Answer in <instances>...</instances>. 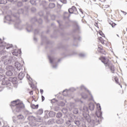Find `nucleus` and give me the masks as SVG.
I'll return each mask as SVG.
<instances>
[{"label":"nucleus","mask_w":127,"mask_h":127,"mask_svg":"<svg viewBox=\"0 0 127 127\" xmlns=\"http://www.w3.org/2000/svg\"><path fill=\"white\" fill-rule=\"evenodd\" d=\"M24 73L22 72H20L18 74V78L19 80H22L24 78Z\"/></svg>","instance_id":"11"},{"label":"nucleus","mask_w":127,"mask_h":127,"mask_svg":"<svg viewBox=\"0 0 127 127\" xmlns=\"http://www.w3.org/2000/svg\"><path fill=\"white\" fill-rule=\"evenodd\" d=\"M51 18H52V19L53 20H54V19H55V16H51Z\"/></svg>","instance_id":"53"},{"label":"nucleus","mask_w":127,"mask_h":127,"mask_svg":"<svg viewBox=\"0 0 127 127\" xmlns=\"http://www.w3.org/2000/svg\"><path fill=\"white\" fill-rule=\"evenodd\" d=\"M99 34L101 36H102V37H105V35L103 33V32H99Z\"/></svg>","instance_id":"43"},{"label":"nucleus","mask_w":127,"mask_h":127,"mask_svg":"<svg viewBox=\"0 0 127 127\" xmlns=\"http://www.w3.org/2000/svg\"><path fill=\"white\" fill-rule=\"evenodd\" d=\"M5 19L8 21H11V17L10 15H7L5 17Z\"/></svg>","instance_id":"22"},{"label":"nucleus","mask_w":127,"mask_h":127,"mask_svg":"<svg viewBox=\"0 0 127 127\" xmlns=\"http://www.w3.org/2000/svg\"><path fill=\"white\" fill-rule=\"evenodd\" d=\"M12 119H13V123H17V121H16V120H15V117H13V118H12Z\"/></svg>","instance_id":"44"},{"label":"nucleus","mask_w":127,"mask_h":127,"mask_svg":"<svg viewBox=\"0 0 127 127\" xmlns=\"http://www.w3.org/2000/svg\"><path fill=\"white\" fill-rule=\"evenodd\" d=\"M61 1L63 3H64V4L67 3V0H61Z\"/></svg>","instance_id":"41"},{"label":"nucleus","mask_w":127,"mask_h":127,"mask_svg":"<svg viewBox=\"0 0 127 127\" xmlns=\"http://www.w3.org/2000/svg\"><path fill=\"white\" fill-rule=\"evenodd\" d=\"M30 95H33V91H31L29 92Z\"/></svg>","instance_id":"56"},{"label":"nucleus","mask_w":127,"mask_h":127,"mask_svg":"<svg viewBox=\"0 0 127 127\" xmlns=\"http://www.w3.org/2000/svg\"><path fill=\"white\" fill-rule=\"evenodd\" d=\"M15 67L17 71H20L22 68V66H21V64L18 62H16L15 63Z\"/></svg>","instance_id":"8"},{"label":"nucleus","mask_w":127,"mask_h":127,"mask_svg":"<svg viewBox=\"0 0 127 127\" xmlns=\"http://www.w3.org/2000/svg\"><path fill=\"white\" fill-rule=\"evenodd\" d=\"M110 69L111 70V72L112 73H114L115 72V66L114 65H113V64H109V67H108L109 68H110Z\"/></svg>","instance_id":"18"},{"label":"nucleus","mask_w":127,"mask_h":127,"mask_svg":"<svg viewBox=\"0 0 127 127\" xmlns=\"http://www.w3.org/2000/svg\"><path fill=\"white\" fill-rule=\"evenodd\" d=\"M0 46H3L2 45V41L0 39Z\"/></svg>","instance_id":"46"},{"label":"nucleus","mask_w":127,"mask_h":127,"mask_svg":"<svg viewBox=\"0 0 127 127\" xmlns=\"http://www.w3.org/2000/svg\"><path fill=\"white\" fill-rule=\"evenodd\" d=\"M57 118H61L62 117V113H58L57 114Z\"/></svg>","instance_id":"35"},{"label":"nucleus","mask_w":127,"mask_h":127,"mask_svg":"<svg viewBox=\"0 0 127 127\" xmlns=\"http://www.w3.org/2000/svg\"><path fill=\"white\" fill-rule=\"evenodd\" d=\"M115 81H116V83L117 84L119 83V82H118V79H117V78H115Z\"/></svg>","instance_id":"58"},{"label":"nucleus","mask_w":127,"mask_h":127,"mask_svg":"<svg viewBox=\"0 0 127 127\" xmlns=\"http://www.w3.org/2000/svg\"><path fill=\"white\" fill-rule=\"evenodd\" d=\"M7 2L6 0H0V4H5Z\"/></svg>","instance_id":"27"},{"label":"nucleus","mask_w":127,"mask_h":127,"mask_svg":"<svg viewBox=\"0 0 127 127\" xmlns=\"http://www.w3.org/2000/svg\"><path fill=\"white\" fill-rule=\"evenodd\" d=\"M11 107L12 111L14 114L19 113L24 108V104L19 100H15L11 102Z\"/></svg>","instance_id":"1"},{"label":"nucleus","mask_w":127,"mask_h":127,"mask_svg":"<svg viewBox=\"0 0 127 127\" xmlns=\"http://www.w3.org/2000/svg\"><path fill=\"white\" fill-rule=\"evenodd\" d=\"M22 1H27V0H22Z\"/></svg>","instance_id":"64"},{"label":"nucleus","mask_w":127,"mask_h":127,"mask_svg":"<svg viewBox=\"0 0 127 127\" xmlns=\"http://www.w3.org/2000/svg\"><path fill=\"white\" fill-rule=\"evenodd\" d=\"M78 113H79V110H78V109L75 108L73 110V113L75 114V115H76V114H78Z\"/></svg>","instance_id":"32"},{"label":"nucleus","mask_w":127,"mask_h":127,"mask_svg":"<svg viewBox=\"0 0 127 127\" xmlns=\"http://www.w3.org/2000/svg\"><path fill=\"white\" fill-rule=\"evenodd\" d=\"M8 1H11V2H12V1H16V0H8Z\"/></svg>","instance_id":"57"},{"label":"nucleus","mask_w":127,"mask_h":127,"mask_svg":"<svg viewBox=\"0 0 127 127\" xmlns=\"http://www.w3.org/2000/svg\"><path fill=\"white\" fill-rule=\"evenodd\" d=\"M98 49H100V50H101V52H103L104 51L103 50V49L102 48H100V47H98Z\"/></svg>","instance_id":"52"},{"label":"nucleus","mask_w":127,"mask_h":127,"mask_svg":"<svg viewBox=\"0 0 127 127\" xmlns=\"http://www.w3.org/2000/svg\"><path fill=\"white\" fill-rule=\"evenodd\" d=\"M4 75H0V80H3L2 81V84L5 86H9L10 83L8 80H4Z\"/></svg>","instance_id":"5"},{"label":"nucleus","mask_w":127,"mask_h":127,"mask_svg":"<svg viewBox=\"0 0 127 127\" xmlns=\"http://www.w3.org/2000/svg\"><path fill=\"white\" fill-rule=\"evenodd\" d=\"M89 108L90 111H94V109H95V105L93 103H90L89 104Z\"/></svg>","instance_id":"13"},{"label":"nucleus","mask_w":127,"mask_h":127,"mask_svg":"<svg viewBox=\"0 0 127 127\" xmlns=\"http://www.w3.org/2000/svg\"><path fill=\"white\" fill-rule=\"evenodd\" d=\"M33 126H34V127H35V126H36V124H33Z\"/></svg>","instance_id":"63"},{"label":"nucleus","mask_w":127,"mask_h":127,"mask_svg":"<svg viewBox=\"0 0 127 127\" xmlns=\"http://www.w3.org/2000/svg\"><path fill=\"white\" fill-rule=\"evenodd\" d=\"M50 118V116H49V112L48 111H45V119H49Z\"/></svg>","instance_id":"15"},{"label":"nucleus","mask_w":127,"mask_h":127,"mask_svg":"<svg viewBox=\"0 0 127 127\" xmlns=\"http://www.w3.org/2000/svg\"><path fill=\"white\" fill-rule=\"evenodd\" d=\"M49 115L50 116V118H53V117H55V112L53 111H50L49 112Z\"/></svg>","instance_id":"17"},{"label":"nucleus","mask_w":127,"mask_h":127,"mask_svg":"<svg viewBox=\"0 0 127 127\" xmlns=\"http://www.w3.org/2000/svg\"><path fill=\"white\" fill-rule=\"evenodd\" d=\"M17 5L19 7H20V6H22V2H18Z\"/></svg>","instance_id":"36"},{"label":"nucleus","mask_w":127,"mask_h":127,"mask_svg":"<svg viewBox=\"0 0 127 127\" xmlns=\"http://www.w3.org/2000/svg\"><path fill=\"white\" fill-rule=\"evenodd\" d=\"M68 12L69 13H74V14H77V13H78L77 8L75 6H73L71 8L68 9Z\"/></svg>","instance_id":"7"},{"label":"nucleus","mask_w":127,"mask_h":127,"mask_svg":"<svg viewBox=\"0 0 127 127\" xmlns=\"http://www.w3.org/2000/svg\"><path fill=\"white\" fill-rule=\"evenodd\" d=\"M31 107L32 109H38V104L35 105L34 104H31Z\"/></svg>","instance_id":"25"},{"label":"nucleus","mask_w":127,"mask_h":127,"mask_svg":"<svg viewBox=\"0 0 127 127\" xmlns=\"http://www.w3.org/2000/svg\"><path fill=\"white\" fill-rule=\"evenodd\" d=\"M7 72L6 75L7 76H12L13 74V67L11 65H7L6 66Z\"/></svg>","instance_id":"3"},{"label":"nucleus","mask_w":127,"mask_h":127,"mask_svg":"<svg viewBox=\"0 0 127 127\" xmlns=\"http://www.w3.org/2000/svg\"><path fill=\"white\" fill-rule=\"evenodd\" d=\"M48 58L49 59L50 63H53V62L52 61V58L50 56H48Z\"/></svg>","instance_id":"38"},{"label":"nucleus","mask_w":127,"mask_h":127,"mask_svg":"<svg viewBox=\"0 0 127 127\" xmlns=\"http://www.w3.org/2000/svg\"><path fill=\"white\" fill-rule=\"evenodd\" d=\"M12 48V45L9 44H7L5 47L6 49H10V48Z\"/></svg>","instance_id":"21"},{"label":"nucleus","mask_w":127,"mask_h":127,"mask_svg":"<svg viewBox=\"0 0 127 127\" xmlns=\"http://www.w3.org/2000/svg\"><path fill=\"white\" fill-rule=\"evenodd\" d=\"M79 11H80V12L83 14V11H82V9H79Z\"/></svg>","instance_id":"60"},{"label":"nucleus","mask_w":127,"mask_h":127,"mask_svg":"<svg viewBox=\"0 0 127 127\" xmlns=\"http://www.w3.org/2000/svg\"><path fill=\"white\" fill-rule=\"evenodd\" d=\"M23 9H19L18 11V13H15L13 15L14 17L16 18V20L15 21V27H16V28H19V26L17 27V25H18V23H20V22H21L20 19H19V14L23 13Z\"/></svg>","instance_id":"2"},{"label":"nucleus","mask_w":127,"mask_h":127,"mask_svg":"<svg viewBox=\"0 0 127 127\" xmlns=\"http://www.w3.org/2000/svg\"><path fill=\"white\" fill-rule=\"evenodd\" d=\"M34 40L35 41H36V40H37V39L36 38H34Z\"/></svg>","instance_id":"61"},{"label":"nucleus","mask_w":127,"mask_h":127,"mask_svg":"<svg viewBox=\"0 0 127 127\" xmlns=\"http://www.w3.org/2000/svg\"><path fill=\"white\" fill-rule=\"evenodd\" d=\"M79 56H80V57H84L85 54H79Z\"/></svg>","instance_id":"47"},{"label":"nucleus","mask_w":127,"mask_h":127,"mask_svg":"<svg viewBox=\"0 0 127 127\" xmlns=\"http://www.w3.org/2000/svg\"><path fill=\"white\" fill-rule=\"evenodd\" d=\"M68 92V90L65 89L63 91V94L64 96H66L67 95V92Z\"/></svg>","instance_id":"31"},{"label":"nucleus","mask_w":127,"mask_h":127,"mask_svg":"<svg viewBox=\"0 0 127 127\" xmlns=\"http://www.w3.org/2000/svg\"><path fill=\"white\" fill-rule=\"evenodd\" d=\"M26 30H27V31H28V32H30V31H31L28 30V28H26Z\"/></svg>","instance_id":"59"},{"label":"nucleus","mask_w":127,"mask_h":127,"mask_svg":"<svg viewBox=\"0 0 127 127\" xmlns=\"http://www.w3.org/2000/svg\"><path fill=\"white\" fill-rule=\"evenodd\" d=\"M2 72H3V69L0 67V73H2Z\"/></svg>","instance_id":"49"},{"label":"nucleus","mask_w":127,"mask_h":127,"mask_svg":"<svg viewBox=\"0 0 127 127\" xmlns=\"http://www.w3.org/2000/svg\"><path fill=\"white\" fill-rule=\"evenodd\" d=\"M50 8H54L55 4L54 3H50L49 5Z\"/></svg>","instance_id":"26"},{"label":"nucleus","mask_w":127,"mask_h":127,"mask_svg":"<svg viewBox=\"0 0 127 127\" xmlns=\"http://www.w3.org/2000/svg\"><path fill=\"white\" fill-rule=\"evenodd\" d=\"M44 100H45V98L44 97V96H42V102H43V101H44Z\"/></svg>","instance_id":"50"},{"label":"nucleus","mask_w":127,"mask_h":127,"mask_svg":"<svg viewBox=\"0 0 127 127\" xmlns=\"http://www.w3.org/2000/svg\"><path fill=\"white\" fill-rule=\"evenodd\" d=\"M30 2L31 3V4H34V3H35V0H30Z\"/></svg>","instance_id":"40"},{"label":"nucleus","mask_w":127,"mask_h":127,"mask_svg":"<svg viewBox=\"0 0 127 127\" xmlns=\"http://www.w3.org/2000/svg\"><path fill=\"white\" fill-rule=\"evenodd\" d=\"M31 11L33 12H35V11H36V8H35V7L31 8Z\"/></svg>","instance_id":"39"},{"label":"nucleus","mask_w":127,"mask_h":127,"mask_svg":"<svg viewBox=\"0 0 127 127\" xmlns=\"http://www.w3.org/2000/svg\"><path fill=\"white\" fill-rule=\"evenodd\" d=\"M74 123L76 125V126H80L81 122L79 121H75Z\"/></svg>","instance_id":"30"},{"label":"nucleus","mask_w":127,"mask_h":127,"mask_svg":"<svg viewBox=\"0 0 127 127\" xmlns=\"http://www.w3.org/2000/svg\"><path fill=\"white\" fill-rule=\"evenodd\" d=\"M75 88H74L73 87H71V88H70L69 89V91H71V92H74V91H75Z\"/></svg>","instance_id":"42"},{"label":"nucleus","mask_w":127,"mask_h":127,"mask_svg":"<svg viewBox=\"0 0 127 127\" xmlns=\"http://www.w3.org/2000/svg\"><path fill=\"white\" fill-rule=\"evenodd\" d=\"M30 6L29 5H27V6L25 7V10H28V8H29Z\"/></svg>","instance_id":"45"},{"label":"nucleus","mask_w":127,"mask_h":127,"mask_svg":"<svg viewBox=\"0 0 127 127\" xmlns=\"http://www.w3.org/2000/svg\"><path fill=\"white\" fill-rule=\"evenodd\" d=\"M53 68H54V69H56V68H57V64H56V65H53Z\"/></svg>","instance_id":"51"},{"label":"nucleus","mask_w":127,"mask_h":127,"mask_svg":"<svg viewBox=\"0 0 127 127\" xmlns=\"http://www.w3.org/2000/svg\"><path fill=\"white\" fill-rule=\"evenodd\" d=\"M48 124H49V125H52V124H54V120H53V119H50V120L48 121Z\"/></svg>","instance_id":"28"},{"label":"nucleus","mask_w":127,"mask_h":127,"mask_svg":"<svg viewBox=\"0 0 127 127\" xmlns=\"http://www.w3.org/2000/svg\"><path fill=\"white\" fill-rule=\"evenodd\" d=\"M109 24H110V25L112 26L113 27H115V26L117 25V24L113 22H111L110 23H109Z\"/></svg>","instance_id":"33"},{"label":"nucleus","mask_w":127,"mask_h":127,"mask_svg":"<svg viewBox=\"0 0 127 127\" xmlns=\"http://www.w3.org/2000/svg\"><path fill=\"white\" fill-rule=\"evenodd\" d=\"M49 1H55L56 0H49Z\"/></svg>","instance_id":"62"},{"label":"nucleus","mask_w":127,"mask_h":127,"mask_svg":"<svg viewBox=\"0 0 127 127\" xmlns=\"http://www.w3.org/2000/svg\"><path fill=\"white\" fill-rule=\"evenodd\" d=\"M40 93L41 94H43V89H40Z\"/></svg>","instance_id":"55"},{"label":"nucleus","mask_w":127,"mask_h":127,"mask_svg":"<svg viewBox=\"0 0 127 127\" xmlns=\"http://www.w3.org/2000/svg\"><path fill=\"white\" fill-rule=\"evenodd\" d=\"M28 119L31 122H33V123H34L35 121H36V122H41V119H35V117H34L33 116H29Z\"/></svg>","instance_id":"9"},{"label":"nucleus","mask_w":127,"mask_h":127,"mask_svg":"<svg viewBox=\"0 0 127 127\" xmlns=\"http://www.w3.org/2000/svg\"><path fill=\"white\" fill-rule=\"evenodd\" d=\"M80 89H81V90H83V89H84V90H86V91H87L89 93V95H90L91 98H93V95H92V94H91V92H90L88 89H87L86 88V87H85V86H84V85H81L80 87Z\"/></svg>","instance_id":"14"},{"label":"nucleus","mask_w":127,"mask_h":127,"mask_svg":"<svg viewBox=\"0 0 127 127\" xmlns=\"http://www.w3.org/2000/svg\"><path fill=\"white\" fill-rule=\"evenodd\" d=\"M27 79H28V80H30L29 79L30 78V76H29V75L28 74H27Z\"/></svg>","instance_id":"54"},{"label":"nucleus","mask_w":127,"mask_h":127,"mask_svg":"<svg viewBox=\"0 0 127 127\" xmlns=\"http://www.w3.org/2000/svg\"><path fill=\"white\" fill-rule=\"evenodd\" d=\"M81 96L83 99H87V98H88V95L85 93H82L81 94Z\"/></svg>","instance_id":"24"},{"label":"nucleus","mask_w":127,"mask_h":127,"mask_svg":"<svg viewBox=\"0 0 127 127\" xmlns=\"http://www.w3.org/2000/svg\"><path fill=\"white\" fill-rule=\"evenodd\" d=\"M12 82L13 84H17V78L16 77L13 78Z\"/></svg>","instance_id":"23"},{"label":"nucleus","mask_w":127,"mask_h":127,"mask_svg":"<svg viewBox=\"0 0 127 127\" xmlns=\"http://www.w3.org/2000/svg\"><path fill=\"white\" fill-rule=\"evenodd\" d=\"M37 115L39 116H40L41 115H42L43 114V109H40L37 112Z\"/></svg>","instance_id":"19"},{"label":"nucleus","mask_w":127,"mask_h":127,"mask_svg":"<svg viewBox=\"0 0 127 127\" xmlns=\"http://www.w3.org/2000/svg\"><path fill=\"white\" fill-rule=\"evenodd\" d=\"M3 61L4 65H8L11 63V58H6V56L3 57Z\"/></svg>","instance_id":"6"},{"label":"nucleus","mask_w":127,"mask_h":127,"mask_svg":"<svg viewBox=\"0 0 127 127\" xmlns=\"http://www.w3.org/2000/svg\"><path fill=\"white\" fill-rule=\"evenodd\" d=\"M38 22H39L40 24L42 23V19L41 18H40L39 20L38 21Z\"/></svg>","instance_id":"48"},{"label":"nucleus","mask_w":127,"mask_h":127,"mask_svg":"<svg viewBox=\"0 0 127 127\" xmlns=\"http://www.w3.org/2000/svg\"><path fill=\"white\" fill-rule=\"evenodd\" d=\"M17 118L19 121H23L24 120V116L23 115L20 114L17 116Z\"/></svg>","instance_id":"12"},{"label":"nucleus","mask_w":127,"mask_h":127,"mask_svg":"<svg viewBox=\"0 0 127 127\" xmlns=\"http://www.w3.org/2000/svg\"><path fill=\"white\" fill-rule=\"evenodd\" d=\"M74 28L75 29V31H77V30H79V25H78V24H76V25L74 26Z\"/></svg>","instance_id":"29"},{"label":"nucleus","mask_w":127,"mask_h":127,"mask_svg":"<svg viewBox=\"0 0 127 127\" xmlns=\"http://www.w3.org/2000/svg\"><path fill=\"white\" fill-rule=\"evenodd\" d=\"M97 107L98 108V109L100 112L102 109L101 108V105L99 103H98L97 104Z\"/></svg>","instance_id":"34"},{"label":"nucleus","mask_w":127,"mask_h":127,"mask_svg":"<svg viewBox=\"0 0 127 127\" xmlns=\"http://www.w3.org/2000/svg\"><path fill=\"white\" fill-rule=\"evenodd\" d=\"M70 17V14L68 12H64V18H69Z\"/></svg>","instance_id":"20"},{"label":"nucleus","mask_w":127,"mask_h":127,"mask_svg":"<svg viewBox=\"0 0 127 127\" xmlns=\"http://www.w3.org/2000/svg\"><path fill=\"white\" fill-rule=\"evenodd\" d=\"M83 112H88V108L86 107V106L83 107Z\"/></svg>","instance_id":"37"},{"label":"nucleus","mask_w":127,"mask_h":127,"mask_svg":"<svg viewBox=\"0 0 127 127\" xmlns=\"http://www.w3.org/2000/svg\"><path fill=\"white\" fill-rule=\"evenodd\" d=\"M63 123H64V120L62 119L57 120V124H58V125H62Z\"/></svg>","instance_id":"16"},{"label":"nucleus","mask_w":127,"mask_h":127,"mask_svg":"<svg viewBox=\"0 0 127 127\" xmlns=\"http://www.w3.org/2000/svg\"><path fill=\"white\" fill-rule=\"evenodd\" d=\"M20 53H21V51H20V50H14L12 52V54L14 55V56H17L19 54H20Z\"/></svg>","instance_id":"10"},{"label":"nucleus","mask_w":127,"mask_h":127,"mask_svg":"<svg viewBox=\"0 0 127 127\" xmlns=\"http://www.w3.org/2000/svg\"><path fill=\"white\" fill-rule=\"evenodd\" d=\"M100 60H101V62L104 63L105 64V66L107 67H110V64L109 63V59L106 58L105 57H101L99 58Z\"/></svg>","instance_id":"4"}]
</instances>
